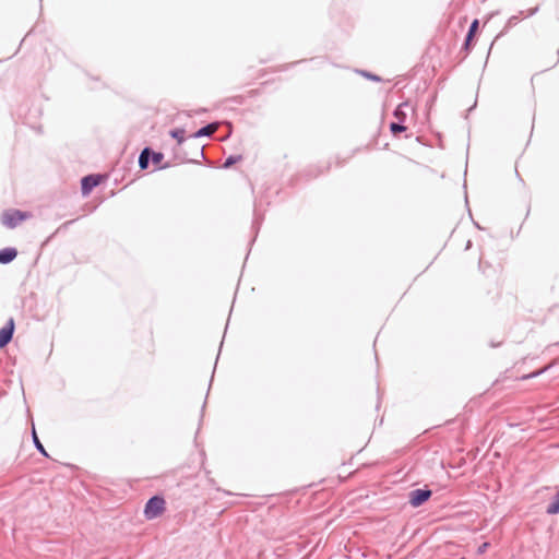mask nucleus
<instances>
[{
	"label": "nucleus",
	"instance_id": "9",
	"mask_svg": "<svg viewBox=\"0 0 559 559\" xmlns=\"http://www.w3.org/2000/svg\"><path fill=\"white\" fill-rule=\"evenodd\" d=\"M217 130V124L215 123H212V124H209L202 129H200L197 133H195V136H205V135H211L213 134L215 131Z\"/></svg>",
	"mask_w": 559,
	"mask_h": 559
},
{
	"label": "nucleus",
	"instance_id": "16",
	"mask_svg": "<svg viewBox=\"0 0 559 559\" xmlns=\"http://www.w3.org/2000/svg\"><path fill=\"white\" fill-rule=\"evenodd\" d=\"M488 543H484L479 548H478V552L479 554H483L486 551L487 547H488Z\"/></svg>",
	"mask_w": 559,
	"mask_h": 559
},
{
	"label": "nucleus",
	"instance_id": "11",
	"mask_svg": "<svg viewBox=\"0 0 559 559\" xmlns=\"http://www.w3.org/2000/svg\"><path fill=\"white\" fill-rule=\"evenodd\" d=\"M548 514H557L559 513V492L554 498L552 502L547 507Z\"/></svg>",
	"mask_w": 559,
	"mask_h": 559
},
{
	"label": "nucleus",
	"instance_id": "15",
	"mask_svg": "<svg viewBox=\"0 0 559 559\" xmlns=\"http://www.w3.org/2000/svg\"><path fill=\"white\" fill-rule=\"evenodd\" d=\"M163 159V154L162 153H154L153 154V162L154 163H159L160 160Z\"/></svg>",
	"mask_w": 559,
	"mask_h": 559
},
{
	"label": "nucleus",
	"instance_id": "12",
	"mask_svg": "<svg viewBox=\"0 0 559 559\" xmlns=\"http://www.w3.org/2000/svg\"><path fill=\"white\" fill-rule=\"evenodd\" d=\"M390 129L394 135H396L400 132H403L406 130V127L402 124V122H392L390 124Z\"/></svg>",
	"mask_w": 559,
	"mask_h": 559
},
{
	"label": "nucleus",
	"instance_id": "14",
	"mask_svg": "<svg viewBox=\"0 0 559 559\" xmlns=\"http://www.w3.org/2000/svg\"><path fill=\"white\" fill-rule=\"evenodd\" d=\"M34 442L36 448L43 453L45 456H48V453L46 452L44 445L40 443L39 439L37 438L36 433L34 432Z\"/></svg>",
	"mask_w": 559,
	"mask_h": 559
},
{
	"label": "nucleus",
	"instance_id": "13",
	"mask_svg": "<svg viewBox=\"0 0 559 559\" xmlns=\"http://www.w3.org/2000/svg\"><path fill=\"white\" fill-rule=\"evenodd\" d=\"M185 131L182 129H175L170 131V135L178 141L179 144L183 142Z\"/></svg>",
	"mask_w": 559,
	"mask_h": 559
},
{
	"label": "nucleus",
	"instance_id": "1",
	"mask_svg": "<svg viewBox=\"0 0 559 559\" xmlns=\"http://www.w3.org/2000/svg\"><path fill=\"white\" fill-rule=\"evenodd\" d=\"M165 500L159 496L151 498L144 508V515L147 520H153L160 516L165 512Z\"/></svg>",
	"mask_w": 559,
	"mask_h": 559
},
{
	"label": "nucleus",
	"instance_id": "10",
	"mask_svg": "<svg viewBox=\"0 0 559 559\" xmlns=\"http://www.w3.org/2000/svg\"><path fill=\"white\" fill-rule=\"evenodd\" d=\"M150 150L144 148L139 157V165L141 169H146L148 165Z\"/></svg>",
	"mask_w": 559,
	"mask_h": 559
},
{
	"label": "nucleus",
	"instance_id": "3",
	"mask_svg": "<svg viewBox=\"0 0 559 559\" xmlns=\"http://www.w3.org/2000/svg\"><path fill=\"white\" fill-rule=\"evenodd\" d=\"M14 332V320L11 318L7 324L0 329V348H3L12 340Z\"/></svg>",
	"mask_w": 559,
	"mask_h": 559
},
{
	"label": "nucleus",
	"instance_id": "2",
	"mask_svg": "<svg viewBox=\"0 0 559 559\" xmlns=\"http://www.w3.org/2000/svg\"><path fill=\"white\" fill-rule=\"evenodd\" d=\"M28 214L19 210L5 211L1 216V222L9 228L16 227L20 223L28 218Z\"/></svg>",
	"mask_w": 559,
	"mask_h": 559
},
{
	"label": "nucleus",
	"instance_id": "4",
	"mask_svg": "<svg viewBox=\"0 0 559 559\" xmlns=\"http://www.w3.org/2000/svg\"><path fill=\"white\" fill-rule=\"evenodd\" d=\"M100 183V176H86L81 181V190L83 195H87L91 193L93 188Z\"/></svg>",
	"mask_w": 559,
	"mask_h": 559
},
{
	"label": "nucleus",
	"instance_id": "5",
	"mask_svg": "<svg viewBox=\"0 0 559 559\" xmlns=\"http://www.w3.org/2000/svg\"><path fill=\"white\" fill-rule=\"evenodd\" d=\"M430 490L417 489L411 492L409 502L413 507H418L429 499Z\"/></svg>",
	"mask_w": 559,
	"mask_h": 559
},
{
	"label": "nucleus",
	"instance_id": "17",
	"mask_svg": "<svg viewBox=\"0 0 559 559\" xmlns=\"http://www.w3.org/2000/svg\"><path fill=\"white\" fill-rule=\"evenodd\" d=\"M461 559H464V558H461Z\"/></svg>",
	"mask_w": 559,
	"mask_h": 559
},
{
	"label": "nucleus",
	"instance_id": "6",
	"mask_svg": "<svg viewBox=\"0 0 559 559\" xmlns=\"http://www.w3.org/2000/svg\"><path fill=\"white\" fill-rule=\"evenodd\" d=\"M17 255V251L14 248H4L0 250V263L7 264L12 262Z\"/></svg>",
	"mask_w": 559,
	"mask_h": 559
},
{
	"label": "nucleus",
	"instance_id": "8",
	"mask_svg": "<svg viewBox=\"0 0 559 559\" xmlns=\"http://www.w3.org/2000/svg\"><path fill=\"white\" fill-rule=\"evenodd\" d=\"M477 29H478V20H474L472 25H471V27H469L467 36H466V40H465V48L466 49H468V47L471 45V41H472L473 37L475 36Z\"/></svg>",
	"mask_w": 559,
	"mask_h": 559
},
{
	"label": "nucleus",
	"instance_id": "7",
	"mask_svg": "<svg viewBox=\"0 0 559 559\" xmlns=\"http://www.w3.org/2000/svg\"><path fill=\"white\" fill-rule=\"evenodd\" d=\"M406 108H409V104L408 103H403L401 104L394 111V117L396 118L397 122H404L405 119H406Z\"/></svg>",
	"mask_w": 559,
	"mask_h": 559
}]
</instances>
